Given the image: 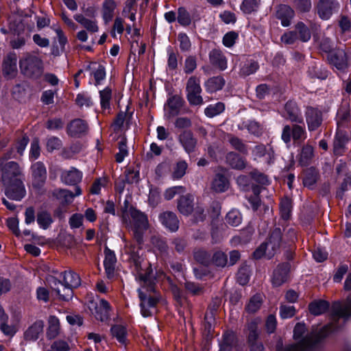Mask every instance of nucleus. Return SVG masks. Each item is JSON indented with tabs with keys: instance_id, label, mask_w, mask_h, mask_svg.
Segmentation results:
<instances>
[{
	"instance_id": "obj_1",
	"label": "nucleus",
	"mask_w": 351,
	"mask_h": 351,
	"mask_svg": "<svg viewBox=\"0 0 351 351\" xmlns=\"http://www.w3.org/2000/svg\"><path fill=\"white\" fill-rule=\"evenodd\" d=\"M129 212L131 217L129 226L133 232L138 247L125 242V252L130 254L134 259V271L136 272V278L139 280L141 284V288L138 289L141 300V312L142 315L146 317L156 312V305L159 300L155 294L152 295L155 291V287L153 275L149 271L148 264L147 263H142L139 258L136 259L138 250L141 248L140 245L143 241L144 232L148 228V219L145 214L135 208H131Z\"/></svg>"
},
{
	"instance_id": "obj_2",
	"label": "nucleus",
	"mask_w": 351,
	"mask_h": 351,
	"mask_svg": "<svg viewBox=\"0 0 351 351\" xmlns=\"http://www.w3.org/2000/svg\"><path fill=\"white\" fill-rule=\"evenodd\" d=\"M336 327L332 324H328L319 332L313 331L306 332V326L302 323H298L293 330V337L296 344L285 347L283 350L278 351H308L322 339L335 332Z\"/></svg>"
},
{
	"instance_id": "obj_3",
	"label": "nucleus",
	"mask_w": 351,
	"mask_h": 351,
	"mask_svg": "<svg viewBox=\"0 0 351 351\" xmlns=\"http://www.w3.org/2000/svg\"><path fill=\"white\" fill-rule=\"evenodd\" d=\"M281 241V231L280 228H275L272 232L269 241L261 245L254 252V257L256 259L263 256L271 258L278 251Z\"/></svg>"
},
{
	"instance_id": "obj_4",
	"label": "nucleus",
	"mask_w": 351,
	"mask_h": 351,
	"mask_svg": "<svg viewBox=\"0 0 351 351\" xmlns=\"http://www.w3.org/2000/svg\"><path fill=\"white\" fill-rule=\"evenodd\" d=\"M202 91L200 79L196 76L190 77L186 84V95L191 106L204 104V99L201 95Z\"/></svg>"
},
{
	"instance_id": "obj_5",
	"label": "nucleus",
	"mask_w": 351,
	"mask_h": 351,
	"mask_svg": "<svg viewBox=\"0 0 351 351\" xmlns=\"http://www.w3.org/2000/svg\"><path fill=\"white\" fill-rule=\"evenodd\" d=\"M21 73L26 76L38 75L42 72V61L40 58L30 54L25 55L19 61Z\"/></svg>"
},
{
	"instance_id": "obj_6",
	"label": "nucleus",
	"mask_w": 351,
	"mask_h": 351,
	"mask_svg": "<svg viewBox=\"0 0 351 351\" xmlns=\"http://www.w3.org/2000/svg\"><path fill=\"white\" fill-rule=\"evenodd\" d=\"M48 280L51 288L60 300L69 301L73 298V289L65 282H62L58 277L51 276Z\"/></svg>"
},
{
	"instance_id": "obj_7",
	"label": "nucleus",
	"mask_w": 351,
	"mask_h": 351,
	"mask_svg": "<svg viewBox=\"0 0 351 351\" xmlns=\"http://www.w3.org/2000/svg\"><path fill=\"white\" fill-rule=\"evenodd\" d=\"M5 195L13 200L20 201L26 194V190L21 179H14V182L3 184Z\"/></svg>"
},
{
	"instance_id": "obj_8",
	"label": "nucleus",
	"mask_w": 351,
	"mask_h": 351,
	"mask_svg": "<svg viewBox=\"0 0 351 351\" xmlns=\"http://www.w3.org/2000/svg\"><path fill=\"white\" fill-rule=\"evenodd\" d=\"M274 151L271 146L258 145L252 149V157L254 160L264 162L268 165L274 160Z\"/></svg>"
},
{
	"instance_id": "obj_9",
	"label": "nucleus",
	"mask_w": 351,
	"mask_h": 351,
	"mask_svg": "<svg viewBox=\"0 0 351 351\" xmlns=\"http://www.w3.org/2000/svg\"><path fill=\"white\" fill-rule=\"evenodd\" d=\"M22 170L18 163L11 161L7 162L3 169L1 180L3 184H9L14 182V179H21Z\"/></svg>"
},
{
	"instance_id": "obj_10",
	"label": "nucleus",
	"mask_w": 351,
	"mask_h": 351,
	"mask_svg": "<svg viewBox=\"0 0 351 351\" xmlns=\"http://www.w3.org/2000/svg\"><path fill=\"white\" fill-rule=\"evenodd\" d=\"M339 8L337 0H319L317 4V13L323 20H328Z\"/></svg>"
},
{
	"instance_id": "obj_11",
	"label": "nucleus",
	"mask_w": 351,
	"mask_h": 351,
	"mask_svg": "<svg viewBox=\"0 0 351 351\" xmlns=\"http://www.w3.org/2000/svg\"><path fill=\"white\" fill-rule=\"evenodd\" d=\"M89 308L97 319L103 322L108 318L110 306L106 300L99 299L97 302H91Z\"/></svg>"
},
{
	"instance_id": "obj_12",
	"label": "nucleus",
	"mask_w": 351,
	"mask_h": 351,
	"mask_svg": "<svg viewBox=\"0 0 351 351\" xmlns=\"http://www.w3.org/2000/svg\"><path fill=\"white\" fill-rule=\"evenodd\" d=\"M305 130L300 125H295L292 128L289 125H285L282 133V139L285 143L291 141V137L295 142H300L305 138Z\"/></svg>"
},
{
	"instance_id": "obj_13",
	"label": "nucleus",
	"mask_w": 351,
	"mask_h": 351,
	"mask_svg": "<svg viewBox=\"0 0 351 351\" xmlns=\"http://www.w3.org/2000/svg\"><path fill=\"white\" fill-rule=\"evenodd\" d=\"M17 57L14 53L8 54L2 64V72L6 79L14 78L17 73Z\"/></svg>"
},
{
	"instance_id": "obj_14",
	"label": "nucleus",
	"mask_w": 351,
	"mask_h": 351,
	"mask_svg": "<svg viewBox=\"0 0 351 351\" xmlns=\"http://www.w3.org/2000/svg\"><path fill=\"white\" fill-rule=\"evenodd\" d=\"M306 121L310 131L317 130L323 121L322 112L315 108H308L306 111Z\"/></svg>"
},
{
	"instance_id": "obj_15",
	"label": "nucleus",
	"mask_w": 351,
	"mask_h": 351,
	"mask_svg": "<svg viewBox=\"0 0 351 351\" xmlns=\"http://www.w3.org/2000/svg\"><path fill=\"white\" fill-rule=\"evenodd\" d=\"M183 100L180 96L173 95L169 97L164 107L165 117L167 119H171L178 115Z\"/></svg>"
},
{
	"instance_id": "obj_16",
	"label": "nucleus",
	"mask_w": 351,
	"mask_h": 351,
	"mask_svg": "<svg viewBox=\"0 0 351 351\" xmlns=\"http://www.w3.org/2000/svg\"><path fill=\"white\" fill-rule=\"evenodd\" d=\"M350 138V128H337L335 140L334 142V151L337 154H341L345 145Z\"/></svg>"
},
{
	"instance_id": "obj_17",
	"label": "nucleus",
	"mask_w": 351,
	"mask_h": 351,
	"mask_svg": "<svg viewBox=\"0 0 351 351\" xmlns=\"http://www.w3.org/2000/svg\"><path fill=\"white\" fill-rule=\"evenodd\" d=\"M32 184L36 188H39L45 182L47 178V171L45 165L37 162L32 165Z\"/></svg>"
},
{
	"instance_id": "obj_18",
	"label": "nucleus",
	"mask_w": 351,
	"mask_h": 351,
	"mask_svg": "<svg viewBox=\"0 0 351 351\" xmlns=\"http://www.w3.org/2000/svg\"><path fill=\"white\" fill-rule=\"evenodd\" d=\"M289 269L290 265L289 263L279 265L273 272L271 276L272 285L278 287L285 282L289 277Z\"/></svg>"
},
{
	"instance_id": "obj_19",
	"label": "nucleus",
	"mask_w": 351,
	"mask_h": 351,
	"mask_svg": "<svg viewBox=\"0 0 351 351\" xmlns=\"http://www.w3.org/2000/svg\"><path fill=\"white\" fill-rule=\"evenodd\" d=\"M74 19L90 33H96L99 31L98 21L95 18H88L84 14H76L74 15Z\"/></svg>"
},
{
	"instance_id": "obj_20",
	"label": "nucleus",
	"mask_w": 351,
	"mask_h": 351,
	"mask_svg": "<svg viewBox=\"0 0 351 351\" xmlns=\"http://www.w3.org/2000/svg\"><path fill=\"white\" fill-rule=\"evenodd\" d=\"M159 219L162 224L171 232H176L179 228V221L173 212H164L160 215Z\"/></svg>"
},
{
	"instance_id": "obj_21",
	"label": "nucleus",
	"mask_w": 351,
	"mask_h": 351,
	"mask_svg": "<svg viewBox=\"0 0 351 351\" xmlns=\"http://www.w3.org/2000/svg\"><path fill=\"white\" fill-rule=\"evenodd\" d=\"M178 139L186 153L190 154L195 151L197 139L193 136L191 132L184 131L180 134Z\"/></svg>"
},
{
	"instance_id": "obj_22",
	"label": "nucleus",
	"mask_w": 351,
	"mask_h": 351,
	"mask_svg": "<svg viewBox=\"0 0 351 351\" xmlns=\"http://www.w3.org/2000/svg\"><path fill=\"white\" fill-rule=\"evenodd\" d=\"M283 116L291 121L300 123L302 121L300 110L296 103L293 101H289L285 104Z\"/></svg>"
},
{
	"instance_id": "obj_23",
	"label": "nucleus",
	"mask_w": 351,
	"mask_h": 351,
	"mask_svg": "<svg viewBox=\"0 0 351 351\" xmlns=\"http://www.w3.org/2000/svg\"><path fill=\"white\" fill-rule=\"evenodd\" d=\"M294 16L293 10L288 5H280L276 11V17L280 20L283 27H288Z\"/></svg>"
},
{
	"instance_id": "obj_24",
	"label": "nucleus",
	"mask_w": 351,
	"mask_h": 351,
	"mask_svg": "<svg viewBox=\"0 0 351 351\" xmlns=\"http://www.w3.org/2000/svg\"><path fill=\"white\" fill-rule=\"evenodd\" d=\"M104 254L105 258L104 261V265L106 275L108 278H110L114 276L117 258L114 252L108 247L105 248Z\"/></svg>"
},
{
	"instance_id": "obj_25",
	"label": "nucleus",
	"mask_w": 351,
	"mask_h": 351,
	"mask_svg": "<svg viewBox=\"0 0 351 351\" xmlns=\"http://www.w3.org/2000/svg\"><path fill=\"white\" fill-rule=\"evenodd\" d=\"M229 186V180L221 173L216 174L211 183V189L216 193H223L228 189Z\"/></svg>"
},
{
	"instance_id": "obj_26",
	"label": "nucleus",
	"mask_w": 351,
	"mask_h": 351,
	"mask_svg": "<svg viewBox=\"0 0 351 351\" xmlns=\"http://www.w3.org/2000/svg\"><path fill=\"white\" fill-rule=\"evenodd\" d=\"M82 173L75 168H71L69 171H64L62 173L61 179L66 184L73 185L82 180Z\"/></svg>"
},
{
	"instance_id": "obj_27",
	"label": "nucleus",
	"mask_w": 351,
	"mask_h": 351,
	"mask_svg": "<svg viewBox=\"0 0 351 351\" xmlns=\"http://www.w3.org/2000/svg\"><path fill=\"white\" fill-rule=\"evenodd\" d=\"M210 63L218 67L220 70L224 71L228 67L227 59L223 53L218 50H213L209 53Z\"/></svg>"
},
{
	"instance_id": "obj_28",
	"label": "nucleus",
	"mask_w": 351,
	"mask_h": 351,
	"mask_svg": "<svg viewBox=\"0 0 351 351\" xmlns=\"http://www.w3.org/2000/svg\"><path fill=\"white\" fill-rule=\"evenodd\" d=\"M330 62L338 70H343L348 65V57L343 50H338L336 53L331 54Z\"/></svg>"
},
{
	"instance_id": "obj_29",
	"label": "nucleus",
	"mask_w": 351,
	"mask_h": 351,
	"mask_svg": "<svg viewBox=\"0 0 351 351\" xmlns=\"http://www.w3.org/2000/svg\"><path fill=\"white\" fill-rule=\"evenodd\" d=\"M58 277L62 279L63 282L72 289L77 288L81 285V279L79 275L72 271L60 273Z\"/></svg>"
},
{
	"instance_id": "obj_30",
	"label": "nucleus",
	"mask_w": 351,
	"mask_h": 351,
	"mask_svg": "<svg viewBox=\"0 0 351 351\" xmlns=\"http://www.w3.org/2000/svg\"><path fill=\"white\" fill-rule=\"evenodd\" d=\"M193 199L191 195H187L180 197L178 202V209L184 215H189L193 210Z\"/></svg>"
},
{
	"instance_id": "obj_31",
	"label": "nucleus",
	"mask_w": 351,
	"mask_h": 351,
	"mask_svg": "<svg viewBox=\"0 0 351 351\" xmlns=\"http://www.w3.org/2000/svg\"><path fill=\"white\" fill-rule=\"evenodd\" d=\"M117 3L114 0H104L102 3V17L106 23L112 20Z\"/></svg>"
},
{
	"instance_id": "obj_32",
	"label": "nucleus",
	"mask_w": 351,
	"mask_h": 351,
	"mask_svg": "<svg viewBox=\"0 0 351 351\" xmlns=\"http://www.w3.org/2000/svg\"><path fill=\"white\" fill-rule=\"evenodd\" d=\"M43 330V323L41 321L35 322L25 332V338L27 340L35 341Z\"/></svg>"
},
{
	"instance_id": "obj_33",
	"label": "nucleus",
	"mask_w": 351,
	"mask_h": 351,
	"mask_svg": "<svg viewBox=\"0 0 351 351\" xmlns=\"http://www.w3.org/2000/svg\"><path fill=\"white\" fill-rule=\"evenodd\" d=\"M225 84L224 79L221 76L213 77L205 82L206 90L209 93H214L221 90Z\"/></svg>"
},
{
	"instance_id": "obj_34",
	"label": "nucleus",
	"mask_w": 351,
	"mask_h": 351,
	"mask_svg": "<svg viewBox=\"0 0 351 351\" xmlns=\"http://www.w3.org/2000/svg\"><path fill=\"white\" fill-rule=\"evenodd\" d=\"M350 110L348 106H341L337 113V128H349Z\"/></svg>"
},
{
	"instance_id": "obj_35",
	"label": "nucleus",
	"mask_w": 351,
	"mask_h": 351,
	"mask_svg": "<svg viewBox=\"0 0 351 351\" xmlns=\"http://www.w3.org/2000/svg\"><path fill=\"white\" fill-rule=\"evenodd\" d=\"M86 130V123L81 119L73 120L68 128L69 134L73 136L84 133Z\"/></svg>"
},
{
	"instance_id": "obj_36",
	"label": "nucleus",
	"mask_w": 351,
	"mask_h": 351,
	"mask_svg": "<svg viewBox=\"0 0 351 351\" xmlns=\"http://www.w3.org/2000/svg\"><path fill=\"white\" fill-rule=\"evenodd\" d=\"M295 32L298 34V39L306 43L311 38V32L309 27L303 22H298L295 27Z\"/></svg>"
},
{
	"instance_id": "obj_37",
	"label": "nucleus",
	"mask_w": 351,
	"mask_h": 351,
	"mask_svg": "<svg viewBox=\"0 0 351 351\" xmlns=\"http://www.w3.org/2000/svg\"><path fill=\"white\" fill-rule=\"evenodd\" d=\"M57 198L62 199L63 202L70 203L73 201L74 197L80 195L82 191L80 188L76 186L75 188V193L73 194L71 191L65 189H60L56 191L55 193Z\"/></svg>"
},
{
	"instance_id": "obj_38",
	"label": "nucleus",
	"mask_w": 351,
	"mask_h": 351,
	"mask_svg": "<svg viewBox=\"0 0 351 351\" xmlns=\"http://www.w3.org/2000/svg\"><path fill=\"white\" fill-rule=\"evenodd\" d=\"M111 334L120 343L125 345L127 342L128 332L125 327L121 324H116L111 328Z\"/></svg>"
},
{
	"instance_id": "obj_39",
	"label": "nucleus",
	"mask_w": 351,
	"mask_h": 351,
	"mask_svg": "<svg viewBox=\"0 0 351 351\" xmlns=\"http://www.w3.org/2000/svg\"><path fill=\"white\" fill-rule=\"evenodd\" d=\"M226 161L233 169H243L245 167V160L237 154L230 152L227 154Z\"/></svg>"
},
{
	"instance_id": "obj_40",
	"label": "nucleus",
	"mask_w": 351,
	"mask_h": 351,
	"mask_svg": "<svg viewBox=\"0 0 351 351\" xmlns=\"http://www.w3.org/2000/svg\"><path fill=\"white\" fill-rule=\"evenodd\" d=\"M329 307V304L324 300H316L309 304L308 309L311 314L319 315L326 312Z\"/></svg>"
},
{
	"instance_id": "obj_41",
	"label": "nucleus",
	"mask_w": 351,
	"mask_h": 351,
	"mask_svg": "<svg viewBox=\"0 0 351 351\" xmlns=\"http://www.w3.org/2000/svg\"><path fill=\"white\" fill-rule=\"evenodd\" d=\"M60 332V321L59 319L51 315L48 319V330L47 336L50 338H55Z\"/></svg>"
},
{
	"instance_id": "obj_42",
	"label": "nucleus",
	"mask_w": 351,
	"mask_h": 351,
	"mask_svg": "<svg viewBox=\"0 0 351 351\" xmlns=\"http://www.w3.org/2000/svg\"><path fill=\"white\" fill-rule=\"evenodd\" d=\"M263 302V295L261 294H256L252 296L249 302L247 304L245 309L250 313L256 312L261 306Z\"/></svg>"
},
{
	"instance_id": "obj_43",
	"label": "nucleus",
	"mask_w": 351,
	"mask_h": 351,
	"mask_svg": "<svg viewBox=\"0 0 351 351\" xmlns=\"http://www.w3.org/2000/svg\"><path fill=\"white\" fill-rule=\"evenodd\" d=\"M53 222L51 215L46 211H40L37 215V223L40 228L46 230Z\"/></svg>"
},
{
	"instance_id": "obj_44",
	"label": "nucleus",
	"mask_w": 351,
	"mask_h": 351,
	"mask_svg": "<svg viewBox=\"0 0 351 351\" xmlns=\"http://www.w3.org/2000/svg\"><path fill=\"white\" fill-rule=\"evenodd\" d=\"M261 3V0H243L241 5V10L245 14H251L258 10Z\"/></svg>"
},
{
	"instance_id": "obj_45",
	"label": "nucleus",
	"mask_w": 351,
	"mask_h": 351,
	"mask_svg": "<svg viewBox=\"0 0 351 351\" xmlns=\"http://www.w3.org/2000/svg\"><path fill=\"white\" fill-rule=\"evenodd\" d=\"M224 110V104L222 102H217L208 106L204 110V113L206 117L212 118L219 114Z\"/></svg>"
},
{
	"instance_id": "obj_46",
	"label": "nucleus",
	"mask_w": 351,
	"mask_h": 351,
	"mask_svg": "<svg viewBox=\"0 0 351 351\" xmlns=\"http://www.w3.org/2000/svg\"><path fill=\"white\" fill-rule=\"evenodd\" d=\"M235 339L234 334L232 332H227L223 336V339L220 343L219 351H231L232 344Z\"/></svg>"
},
{
	"instance_id": "obj_47",
	"label": "nucleus",
	"mask_w": 351,
	"mask_h": 351,
	"mask_svg": "<svg viewBox=\"0 0 351 351\" xmlns=\"http://www.w3.org/2000/svg\"><path fill=\"white\" fill-rule=\"evenodd\" d=\"M187 167L188 165L186 161H178L173 169L172 178L173 180H179L182 178L185 175Z\"/></svg>"
},
{
	"instance_id": "obj_48",
	"label": "nucleus",
	"mask_w": 351,
	"mask_h": 351,
	"mask_svg": "<svg viewBox=\"0 0 351 351\" xmlns=\"http://www.w3.org/2000/svg\"><path fill=\"white\" fill-rule=\"evenodd\" d=\"M226 220L228 224L238 226L242 221V216L238 210L233 209L227 213Z\"/></svg>"
},
{
	"instance_id": "obj_49",
	"label": "nucleus",
	"mask_w": 351,
	"mask_h": 351,
	"mask_svg": "<svg viewBox=\"0 0 351 351\" xmlns=\"http://www.w3.org/2000/svg\"><path fill=\"white\" fill-rule=\"evenodd\" d=\"M291 208L292 204L291 199L288 197L282 199L280 204V210L281 217L284 219L287 220L290 217Z\"/></svg>"
},
{
	"instance_id": "obj_50",
	"label": "nucleus",
	"mask_w": 351,
	"mask_h": 351,
	"mask_svg": "<svg viewBox=\"0 0 351 351\" xmlns=\"http://www.w3.org/2000/svg\"><path fill=\"white\" fill-rule=\"evenodd\" d=\"M335 311L338 317H348L351 316V295L348 298L347 302L343 306H335Z\"/></svg>"
},
{
	"instance_id": "obj_51",
	"label": "nucleus",
	"mask_w": 351,
	"mask_h": 351,
	"mask_svg": "<svg viewBox=\"0 0 351 351\" xmlns=\"http://www.w3.org/2000/svg\"><path fill=\"white\" fill-rule=\"evenodd\" d=\"M317 180V171L314 168L308 169L304 172L303 183L305 186L313 187Z\"/></svg>"
},
{
	"instance_id": "obj_52",
	"label": "nucleus",
	"mask_w": 351,
	"mask_h": 351,
	"mask_svg": "<svg viewBox=\"0 0 351 351\" xmlns=\"http://www.w3.org/2000/svg\"><path fill=\"white\" fill-rule=\"evenodd\" d=\"M99 96L101 108L104 110H108L110 108V101L112 96L111 90L108 88H106L99 92Z\"/></svg>"
},
{
	"instance_id": "obj_53",
	"label": "nucleus",
	"mask_w": 351,
	"mask_h": 351,
	"mask_svg": "<svg viewBox=\"0 0 351 351\" xmlns=\"http://www.w3.org/2000/svg\"><path fill=\"white\" fill-rule=\"evenodd\" d=\"M313 156V149L311 146L306 145L302 148L300 163L302 166H306Z\"/></svg>"
},
{
	"instance_id": "obj_54",
	"label": "nucleus",
	"mask_w": 351,
	"mask_h": 351,
	"mask_svg": "<svg viewBox=\"0 0 351 351\" xmlns=\"http://www.w3.org/2000/svg\"><path fill=\"white\" fill-rule=\"evenodd\" d=\"M75 102L81 108H88L93 104L90 97L86 93H79L76 97Z\"/></svg>"
},
{
	"instance_id": "obj_55",
	"label": "nucleus",
	"mask_w": 351,
	"mask_h": 351,
	"mask_svg": "<svg viewBox=\"0 0 351 351\" xmlns=\"http://www.w3.org/2000/svg\"><path fill=\"white\" fill-rule=\"evenodd\" d=\"M295 308L292 305L282 304L280 306V315L282 319H289L295 314Z\"/></svg>"
},
{
	"instance_id": "obj_56",
	"label": "nucleus",
	"mask_w": 351,
	"mask_h": 351,
	"mask_svg": "<svg viewBox=\"0 0 351 351\" xmlns=\"http://www.w3.org/2000/svg\"><path fill=\"white\" fill-rule=\"evenodd\" d=\"M177 19L178 23L183 26H187L191 22L189 12L183 8L178 9Z\"/></svg>"
},
{
	"instance_id": "obj_57",
	"label": "nucleus",
	"mask_w": 351,
	"mask_h": 351,
	"mask_svg": "<svg viewBox=\"0 0 351 351\" xmlns=\"http://www.w3.org/2000/svg\"><path fill=\"white\" fill-rule=\"evenodd\" d=\"M128 154V151L126 145V141L125 138H122L119 143V152L116 154L117 162H123Z\"/></svg>"
},
{
	"instance_id": "obj_58",
	"label": "nucleus",
	"mask_w": 351,
	"mask_h": 351,
	"mask_svg": "<svg viewBox=\"0 0 351 351\" xmlns=\"http://www.w3.org/2000/svg\"><path fill=\"white\" fill-rule=\"evenodd\" d=\"M258 64L255 61L250 60L245 63L241 69V73L243 75H250L258 69Z\"/></svg>"
},
{
	"instance_id": "obj_59",
	"label": "nucleus",
	"mask_w": 351,
	"mask_h": 351,
	"mask_svg": "<svg viewBox=\"0 0 351 351\" xmlns=\"http://www.w3.org/2000/svg\"><path fill=\"white\" fill-rule=\"evenodd\" d=\"M184 192V188L182 186H176L167 189L164 193L165 199L170 200L173 199L177 194Z\"/></svg>"
},
{
	"instance_id": "obj_60",
	"label": "nucleus",
	"mask_w": 351,
	"mask_h": 351,
	"mask_svg": "<svg viewBox=\"0 0 351 351\" xmlns=\"http://www.w3.org/2000/svg\"><path fill=\"white\" fill-rule=\"evenodd\" d=\"M238 36V34L235 32H229L223 36V44L226 47H231L234 45Z\"/></svg>"
},
{
	"instance_id": "obj_61",
	"label": "nucleus",
	"mask_w": 351,
	"mask_h": 351,
	"mask_svg": "<svg viewBox=\"0 0 351 351\" xmlns=\"http://www.w3.org/2000/svg\"><path fill=\"white\" fill-rule=\"evenodd\" d=\"M212 261L217 266L224 267L228 262L227 256L225 253L218 251L213 254Z\"/></svg>"
},
{
	"instance_id": "obj_62",
	"label": "nucleus",
	"mask_w": 351,
	"mask_h": 351,
	"mask_svg": "<svg viewBox=\"0 0 351 351\" xmlns=\"http://www.w3.org/2000/svg\"><path fill=\"white\" fill-rule=\"evenodd\" d=\"M123 23H124V21L123 19H121L120 17H117L115 19L114 25H113V28L111 32V36L113 38H116V36H117L116 33H117L119 34H123V32L124 31Z\"/></svg>"
},
{
	"instance_id": "obj_63",
	"label": "nucleus",
	"mask_w": 351,
	"mask_h": 351,
	"mask_svg": "<svg viewBox=\"0 0 351 351\" xmlns=\"http://www.w3.org/2000/svg\"><path fill=\"white\" fill-rule=\"evenodd\" d=\"M195 259L204 265H207L210 261V256L204 250H197L194 252Z\"/></svg>"
},
{
	"instance_id": "obj_64",
	"label": "nucleus",
	"mask_w": 351,
	"mask_h": 351,
	"mask_svg": "<svg viewBox=\"0 0 351 351\" xmlns=\"http://www.w3.org/2000/svg\"><path fill=\"white\" fill-rule=\"evenodd\" d=\"M281 41L286 45H292L298 39V34L295 31H289L282 35Z\"/></svg>"
}]
</instances>
